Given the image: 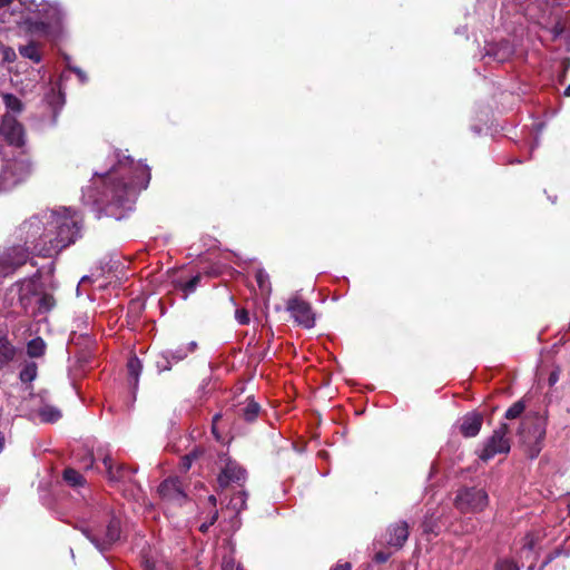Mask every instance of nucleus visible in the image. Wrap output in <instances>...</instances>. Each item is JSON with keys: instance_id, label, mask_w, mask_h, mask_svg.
Instances as JSON below:
<instances>
[{"instance_id": "a19ab883", "label": "nucleus", "mask_w": 570, "mask_h": 570, "mask_svg": "<svg viewBox=\"0 0 570 570\" xmlns=\"http://www.w3.org/2000/svg\"><path fill=\"white\" fill-rule=\"evenodd\" d=\"M255 279H256L259 288L263 289L265 287V284L268 281V275L263 269H259L255 274Z\"/></svg>"}, {"instance_id": "9b49d317", "label": "nucleus", "mask_w": 570, "mask_h": 570, "mask_svg": "<svg viewBox=\"0 0 570 570\" xmlns=\"http://www.w3.org/2000/svg\"><path fill=\"white\" fill-rule=\"evenodd\" d=\"M86 538L99 550L100 552L107 551L111 544L120 539V521L116 518L111 519L102 540L91 534L88 530L82 531Z\"/></svg>"}, {"instance_id": "72a5a7b5", "label": "nucleus", "mask_w": 570, "mask_h": 570, "mask_svg": "<svg viewBox=\"0 0 570 570\" xmlns=\"http://www.w3.org/2000/svg\"><path fill=\"white\" fill-rule=\"evenodd\" d=\"M220 420H222V414L220 413H216L213 416V420H212V434L214 435L215 440L218 441V442L223 441V435L219 432L218 426H217V424H218V422Z\"/></svg>"}, {"instance_id": "9d476101", "label": "nucleus", "mask_w": 570, "mask_h": 570, "mask_svg": "<svg viewBox=\"0 0 570 570\" xmlns=\"http://www.w3.org/2000/svg\"><path fill=\"white\" fill-rule=\"evenodd\" d=\"M35 13L45 22H48L51 30H58L61 27L65 16L59 4L50 1L39 2Z\"/></svg>"}, {"instance_id": "0eeeda50", "label": "nucleus", "mask_w": 570, "mask_h": 570, "mask_svg": "<svg viewBox=\"0 0 570 570\" xmlns=\"http://www.w3.org/2000/svg\"><path fill=\"white\" fill-rule=\"evenodd\" d=\"M510 429L507 423H501L492 435L484 443L483 449L479 453L480 460L487 462L497 454H507L510 451V440L507 438Z\"/></svg>"}, {"instance_id": "c756f323", "label": "nucleus", "mask_w": 570, "mask_h": 570, "mask_svg": "<svg viewBox=\"0 0 570 570\" xmlns=\"http://www.w3.org/2000/svg\"><path fill=\"white\" fill-rule=\"evenodd\" d=\"M525 410V402L523 400H519L514 402L504 414L505 420H514L521 417Z\"/></svg>"}, {"instance_id": "dca6fc26", "label": "nucleus", "mask_w": 570, "mask_h": 570, "mask_svg": "<svg viewBox=\"0 0 570 570\" xmlns=\"http://www.w3.org/2000/svg\"><path fill=\"white\" fill-rule=\"evenodd\" d=\"M104 465L106 468L108 478L111 482L131 481L134 472L128 466H125L122 464L114 468L111 463V458L109 455H106L104 458Z\"/></svg>"}, {"instance_id": "13d9d810", "label": "nucleus", "mask_w": 570, "mask_h": 570, "mask_svg": "<svg viewBox=\"0 0 570 570\" xmlns=\"http://www.w3.org/2000/svg\"><path fill=\"white\" fill-rule=\"evenodd\" d=\"M55 98H56L57 100H61V99H62V97H61V95H60V94H59L58 96H56Z\"/></svg>"}, {"instance_id": "4d7b16f0", "label": "nucleus", "mask_w": 570, "mask_h": 570, "mask_svg": "<svg viewBox=\"0 0 570 570\" xmlns=\"http://www.w3.org/2000/svg\"><path fill=\"white\" fill-rule=\"evenodd\" d=\"M462 497H463V494H462V493H459V494L456 495V498H455V499H456V500H460V499H462Z\"/></svg>"}, {"instance_id": "473e14b6", "label": "nucleus", "mask_w": 570, "mask_h": 570, "mask_svg": "<svg viewBox=\"0 0 570 570\" xmlns=\"http://www.w3.org/2000/svg\"><path fill=\"white\" fill-rule=\"evenodd\" d=\"M155 363L159 372L169 371L171 368L173 361L168 351L166 353L159 354Z\"/></svg>"}, {"instance_id": "c85d7f7f", "label": "nucleus", "mask_w": 570, "mask_h": 570, "mask_svg": "<svg viewBox=\"0 0 570 570\" xmlns=\"http://www.w3.org/2000/svg\"><path fill=\"white\" fill-rule=\"evenodd\" d=\"M56 306L53 295L43 293L38 301V312L40 314L49 313Z\"/></svg>"}, {"instance_id": "ea45409f", "label": "nucleus", "mask_w": 570, "mask_h": 570, "mask_svg": "<svg viewBox=\"0 0 570 570\" xmlns=\"http://www.w3.org/2000/svg\"><path fill=\"white\" fill-rule=\"evenodd\" d=\"M236 568H240L239 564H236L235 560L232 557H225L222 562V570H236Z\"/></svg>"}, {"instance_id": "f03ea898", "label": "nucleus", "mask_w": 570, "mask_h": 570, "mask_svg": "<svg viewBox=\"0 0 570 570\" xmlns=\"http://www.w3.org/2000/svg\"><path fill=\"white\" fill-rule=\"evenodd\" d=\"M50 236L48 247H39V257L48 258L67 248L81 236L82 217L76 210L49 212Z\"/></svg>"}, {"instance_id": "052dcab7", "label": "nucleus", "mask_w": 570, "mask_h": 570, "mask_svg": "<svg viewBox=\"0 0 570 570\" xmlns=\"http://www.w3.org/2000/svg\"><path fill=\"white\" fill-rule=\"evenodd\" d=\"M236 570H245V569L243 567H240V568H236Z\"/></svg>"}, {"instance_id": "a18cd8bd", "label": "nucleus", "mask_w": 570, "mask_h": 570, "mask_svg": "<svg viewBox=\"0 0 570 570\" xmlns=\"http://www.w3.org/2000/svg\"><path fill=\"white\" fill-rule=\"evenodd\" d=\"M203 454H204V450L199 446H196L189 453L185 454V456H189L190 461L194 462L195 460L200 458Z\"/></svg>"}, {"instance_id": "6ab92c4d", "label": "nucleus", "mask_w": 570, "mask_h": 570, "mask_svg": "<svg viewBox=\"0 0 570 570\" xmlns=\"http://www.w3.org/2000/svg\"><path fill=\"white\" fill-rule=\"evenodd\" d=\"M202 274L197 273L190 279L184 281L177 278L173 281L174 288L183 293V298L186 299L191 293H194L202 281Z\"/></svg>"}, {"instance_id": "aec40b11", "label": "nucleus", "mask_w": 570, "mask_h": 570, "mask_svg": "<svg viewBox=\"0 0 570 570\" xmlns=\"http://www.w3.org/2000/svg\"><path fill=\"white\" fill-rule=\"evenodd\" d=\"M261 412V405L252 397H247L246 403L238 410V416L247 423L257 420Z\"/></svg>"}, {"instance_id": "f704fd0d", "label": "nucleus", "mask_w": 570, "mask_h": 570, "mask_svg": "<svg viewBox=\"0 0 570 570\" xmlns=\"http://www.w3.org/2000/svg\"><path fill=\"white\" fill-rule=\"evenodd\" d=\"M464 495L469 497L470 499H479V500L489 498L488 493L483 489H475V488L466 490Z\"/></svg>"}, {"instance_id": "20e7f679", "label": "nucleus", "mask_w": 570, "mask_h": 570, "mask_svg": "<svg viewBox=\"0 0 570 570\" xmlns=\"http://www.w3.org/2000/svg\"><path fill=\"white\" fill-rule=\"evenodd\" d=\"M546 415L539 412L525 414L518 429V435L523 444H527L531 451V458H534L542 450L543 441L547 433Z\"/></svg>"}, {"instance_id": "864d4df0", "label": "nucleus", "mask_w": 570, "mask_h": 570, "mask_svg": "<svg viewBox=\"0 0 570 570\" xmlns=\"http://www.w3.org/2000/svg\"><path fill=\"white\" fill-rule=\"evenodd\" d=\"M557 554H558V552H556L554 554H550L547 558V560L543 562V567L547 566L549 562H551Z\"/></svg>"}, {"instance_id": "09e8293b", "label": "nucleus", "mask_w": 570, "mask_h": 570, "mask_svg": "<svg viewBox=\"0 0 570 570\" xmlns=\"http://www.w3.org/2000/svg\"><path fill=\"white\" fill-rule=\"evenodd\" d=\"M523 548H525L528 550H532L534 548V541H533L532 537L528 535L525 538V542L523 544Z\"/></svg>"}, {"instance_id": "f3484780", "label": "nucleus", "mask_w": 570, "mask_h": 570, "mask_svg": "<svg viewBox=\"0 0 570 570\" xmlns=\"http://www.w3.org/2000/svg\"><path fill=\"white\" fill-rule=\"evenodd\" d=\"M17 347L7 335L0 336V371L4 370L17 356Z\"/></svg>"}, {"instance_id": "5fc2aeb1", "label": "nucleus", "mask_w": 570, "mask_h": 570, "mask_svg": "<svg viewBox=\"0 0 570 570\" xmlns=\"http://www.w3.org/2000/svg\"><path fill=\"white\" fill-rule=\"evenodd\" d=\"M12 0H0V9L9 3H11Z\"/></svg>"}, {"instance_id": "cd10ccee", "label": "nucleus", "mask_w": 570, "mask_h": 570, "mask_svg": "<svg viewBox=\"0 0 570 570\" xmlns=\"http://www.w3.org/2000/svg\"><path fill=\"white\" fill-rule=\"evenodd\" d=\"M38 374V366L35 362L27 363L19 373V379L22 383H31L36 380Z\"/></svg>"}, {"instance_id": "8fccbe9b", "label": "nucleus", "mask_w": 570, "mask_h": 570, "mask_svg": "<svg viewBox=\"0 0 570 570\" xmlns=\"http://www.w3.org/2000/svg\"><path fill=\"white\" fill-rule=\"evenodd\" d=\"M6 444V439L3 433L0 431V453L3 451Z\"/></svg>"}, {"instance_id": "39448f33", "label": "nucleus", "mask_w": 570, "mask_h": 570, "mask_svg": "<svg viewBox=\"0 0 570 570\" xmlns=\"http://www.w3.org/2000/svg\"><path fill=\"white\" fill-rule=\"evenodd\" d=\"M247 480L248 473L246 469L236 460L226 458L217 475V489L220 494H224L227 490H232L239 497H248L249 493L245 487Z\"/></svg>"}, {"instance_id": "a878e982", "label": "nucleus", "mask_w": 570, "mask_h": 570, "mask_svg": "<svg viewBox=\"0 0 570 570\" xmlns=\"http://www.w3.org/2000/svg\"><path fill=\"white\" fill-rule=\"evenodd\" d=\"M19 53L23 58L32 60L35 63H39L41 61V55L36 42L31 41L26 46H20Z\"/></svg>"}, {"instance_id": "ddd939ff", "label": "nucleus", "mask_w": 570, "mask_h": 570, "mask_svg": "<svg viewBox=\"0 0 570 570\" xmlns=\"http://www.w3.org/2000/svg\"><path fill=\"white\" fill-rule=\"evenodd\" d=\"M158 492L161 499H187L188 497L178 478H168L163 481L158 487Z\"/></svg>"}, {"instance_id": "b1692460", "label": "nucleus", "mask_w": 570, "mask_h": 570, "mask_svg": "<svg viewBox=\"0 0 570 570\" xmlns=\"http://www.w3.org/2000/svg\"><path fill=\"white\" fill-rule=\"evenodd\" d=\"M47 344L42 337L37 336L27 343V355L31 358H39L46 354Z\"/></svg>"}, {"instance_id": "79ce46f5", "label": "nucleus", "mask_w": 570, "mask_h": 570, "mask_svg": "<svg viewBox=\"0 0 570 570\" xmlns=\"http://www.w3.org/2000/svg\"><path fill=\"white\" fill-rule=\"evenodd\" d=\"M210 502H212V503H214L215 512H214V514H213V517H212V519H210L209 523H203V524L199 527V530H200L202 532H206V531L208 530V528H209L212 524H214V522L218 519V515H219L218 510H217V505H216V502H217V501H210Z\"/></svg>"}, {"instance_id": "412c9836", "label": "nucleus", "mask_w": 570, "mask_h": 570, "mask_svg": "<svg viewBox=\"0 0 570 570\" xmlns=\"http://www.w3.org/2000/svg\"><path fill=\"white\" fill-rule=\"evenodd\" d=\"M62 480L68 487L73 489L83 488L87 483L83 475L71 466L65 468L62 471Z\"/></svg>"}, {"instance_id": "c03bdc74", "label": "nucleus", "mask_w": 570, "mask_h": 570, "mask_svg": "<svg viewBox=\"0 0 570 570\" xmlns=\"http://www.w3.org/2000/svg\"><path fill=\"white\" fill-rule=\"evenodd\" d=\"M20 4L29 12L35 13V9L39 4L36 0H19Z\"/></svg>"}, {"instance_id": "49530a36", "label": "nucleus", "mask_w": 570, "mask_h": 570, "mask_svg": "<svg viewBox=\"0 0 570 570\" xmlns=\"http://www.w3.org/2000/svg\"><path fill=\"white\" fill-rule=\"evenodd\" d=\"M559 380V371H552L549 375V385H554Z\"/></svg>"}, {"instance_id": "58836bf2", "label": "nucleus", "mask_w": 570, "mask_h": 570, "mask_svg": "<svg viewBox=\"0 0 570 570\" xmlns=\"http://www.w3.org/2000/svg\"><path fill=\"white\" fill-rule=\"evenodd\" d=\"M495 570H519V568L511 560H501L497 563Z\"/></svg>"}, {"instance_id": "5701e85b", "label": "nucleus", "mask_w": 570, "mask_h": 570, "mask_svg": "<svg viewBox=\"0 0 570 570\" xmlns=\"http://www.w3.org/2000/svg\"><path fill=\"white\" fill-rule=\"evenodd\" d=\"M513 50L508 41H502L499 45L491 46L488 55L492 56L497 61L503 62L509 59Z\"/></svg>"}, {"instance_id": "de8ad7c7", "label": "nucleus", "mask_w": 570, "mask_h": 570, "mask_svg": "<svg viewBox=\"0 0 570 570\" xmlns=\"http://www.w3.org/2000/svg\"><path fill=\"white\" fill-rule=\"evenodd\" d=\"M331 570H352V566L350 562H344V563H337L334 568H332Z\"/></svg>"}, {"instance_id": "2f4dec72", "label": "nucleus", "mask_w": 570, "mask_h": 570, "mask_svg": "<svg viewBox=\"0 0 570 570\" xmlns=\"http://www.w3.org/2000/svg\"><path fill=\"white\" fill-rule=\"evenodd\" d=\"M244 504L245 501H229V504L226 507V509H224L223 507L220 508L223 518L232 519L236 517Z\"/></svg>"}, {"instance_id": "603ef678", "label": "nucleus", "mask_w": 570, "mask_h": 570, "mask_svg": "<svg viewBox=\"0 0 570 570\" xmlns=\"http://www.w3.org/2000/svg\"><path fill=\"white\" fill-rule=\"evenodd\" d=\"M87 460L89 463L86 465V469H90L94 464V456L90 454L88 455Z\"/></svg>"}, {"instance_id": "7c9ffc66", "label": "nucleus", "mask_w": 570, "mask_h": 570, "mask_svg": "<svg viewBox=\"0 0 570 570\" xmlns=\"http://www.w3.org/2000/svg\"><path fill=\"white\" fill-rule=\"evenodd\" d=\"M2 98H3L4 105L8 109H10L13 112L22 111L23 105L17 96H14L12 94H4L2 96Z\"/></svg>"}, {"instance_id": "c9c22d12", "label": "nucleus", "mask_w": 570, "mask_h": 570, "mask_svg": "<svg viewBox=\"0 0 570 570\" xmlns=\"http://www.w3.org/2000/svg\"><path fill=\"white\" fill-rule=\"evenodd\" d=\"M235 317L242 325H247L249 323V313L246 308H239L235 312Z\"/></svg>"}, {"instance_id": "f8f14e48", "label": "nucleus", "mask_w": 570, "mask_h": 570, "mask_svg": "<svg viewBox=\"0 0 570 570\" xmlns=\"http://www.w3.org/2000/svg\"><path fill=\"white\" fill-rule=\"evenodd\" d=\"M0 132L9 145L16 147L24 145V129L16 118L6 116L2 120Z\"/></svg>"}, {"instance_id": "7ed1b4c3", "label": "nucleus", "mask_w": 570, "mask_h": 570, "mask_svg": "<svg viewBox=\"0 0 570 570\" xmlns=\"http://www.w3.org/2000/svg\"><path fill=\"white\" fill-rule=\"evenodd\" d=\"M49 212L33 215L24 219L16 228V237L23 245L33 250L35 256H39V247H48L49 243Z\"/></svg>"}, {"instance_id": "e433bc0d", "label": "nucleus", "mask_w": 570, "mask_h": 570, "mask_svg": "<svg viewBox=\"0 0 570 570\" xmlns=\"http://www.w3.org/2000/svg\"><path fill=\"white\" fill-rule=\"evenodd\" d=\"M168 353L171 357V361L175 363L183 361L188 355V352L185 351V348H177L176 351H168Z\"/></svg>"}, {"instance_id": "2eb2a0df", "label": "nucleus", "mask_w": 570, "mask_h": 570, "mask_svg": "<svg viewBox=\"0 0 570 570\" xmlns=\"http://www.w3.org/2000/svg\"><path fill=\"white\" fill-rule=\"evenodd\" d=\"M482 423L483 415L481 413H469L462 420L460 432L465 438L476 436L481 430Z\"/></svg>"}, {"instance_id": "37998d69", "label": "nucleus", "mask_w": 570, "mask_h": 570, "mask_svg": "<svg viewBox=\"0 0 570 570\" xmlns=\"http://www.w3.org/2000/svg\"><path fill=\"white\" fill-rule=\"evenodd\" d=\"M193 462L190 461L189 456H181L179 461V471L181 473H187L189 469L191 468Z\"/></svg>"}, {"instance_id": "4be33fe9", "label": "nucleus", "mask_w": 570, "mask_h": 570, "mask_svg": "<svg viewBox=\"0 0 570 570\" xmlns=\"http://www.w3.org/2000/svg\"><path fill=\"white\" fill-rule=\"evenodd\" d=\"M23 28L26 31L30 33L36 35H48L51 32V28H49L48 22H45L42 19H40L38 16L36 19L33 18H26L22 22Z\"/></svg>"}, {"instance_id": "4468645a", "label": "nucleus", "mask_w": 570, "mask_h": 570, "mask_svg": "<svg viewBox=\"0 0 570 570\" xmlns=\"http://www.w3.org/2000/svg\"><path fill=\"white\" fill-rule=\"evenodd\" d=\"M19 287L18 299L23 311L27 312L31 304L32 297L38 295L37 283L33 278L17 282Z\"/></svg>"}, {"instance_id": "3c124183", "label": "nucleus", "mask_w": 570, "mask_h": 570, "mask_svg": "<svg viewBox=\"0 0 570 570\" xmlns=\"http://www.w3.org/2000/svg\"><path fill=\"white\" fill-rule=\"evenodd\" d=\"M197 344L195 342H190L188 347L185 348V351H187L188 353H191L195 351Z\"/></svg>"}, {"instance_id": "a211bd4d", "label": "nucleus", "mask_w": 570, "mask_h": 570, "mask_svg": "<svg viewBox=\"0 0 570 570\" xmlns=\"http://www.w3.org/2000/svg\"><path fill=\"white\" fill-rule=\"evenodd\" d=\"M142 371V363L137 355H131L127 362V381L129 386L136 391L139 383V376Z\"/></svg>"}, {"instance_id": "1a4fd4ad", "label": "nucleus", "mask_w": 570, "mask_h": 570, "mask_svg": "<svg viewBox=\"0 0 570 570\" xmlns=\"http://www.w3.org/2000/svg\"><path fill=\"white\" fill-rule=\"evenodd\" d=\"M286 311L291 314L297 326L306 330H311L315 326L316 315L313 307L301 296L295 295L289 297L286 303Z\"/></svg>"}, {"instance_id": "393cba45", "label": "nucleus", "mask_w": 570, "mask_h": 570, "mask_svg": "<svg viewBox=\"0 0 570 570\" xmlns=\"http://www.w3.org/2000/svg\"><path fill=\"white\" fill-rule=\"evenodd\" d=\"M372 550H373V561L376 563H385L389 561V559L392 557L393 552H395L393 549H389L386 544H380L377 547L374 546V541L372 542Z\"/></svg>"}, {"instance_id": "6e6d98bb", "label": "nucleus", "mask_w": 570, "mask_h": 570, "mask_svg": "<svg viewBox=\"0 0 570 570\" xmlns=\"http://www.w3.org/2000/svg\"><path fill=\"white\" fill-rule=\"evenodd\" d=\"M564 95L568 97L570 96V85L566 88Z\"/></svg>"}, {"instance_id": "f257e3e1", "label": "nucleus", "mask_w": 570, "mask_h": 570, "mask_svg": "<svg viewBox=\"0 0 570 570\" xmlns=\"http://www.w3.org/2000/svg\"><path fill=\"white\" fill-rule=\"evenodd\" d=\"M106 176L100 212L117 220L122 219L132 209L138 190L147 187L149 169L125 157Z\"/></svg>"}, {"instance_id": "bb28decb", "label": "nucleus", "mask_w": 570, "mask_h": 570, "mask_svg": "<svg viewBox=\"0 0 570 570\" xmlns=\"http://www.w3.org/2000/svg\"><path fill=\"white\" fill-rule=\"evenodd\" d=\"M39 417L45 423H55L61 417V412L50 405H45L39 410Z\"/></svg>"}, {"instance_id": "423d86ee", "label": "nucleus", "mask_w": 570, "mask_h": 570, "mask_svg": "<svg viewBox=\"0 0 570 570\" xmlns=\"http://www.w3.org/2000/svg\"><path fill=\"white\" fill-rule=\"evenodd\" d=\"M33 250L23 244H14L6 247L0 253V276L12 275L17 269L26 265L33 256Z\"/></svg>"}, {"instance_id": "bf43d9fd", "label": "nucleus", "mask_w": 570, "mask_h": 570, "mask_svg": "<svg viewBox=\"0 0 570 570\" xmlns=\"http://www.w3.org/2000/svg\"><path fill=\"white\" fill-rule=\"evenodd\" d=\"M207 499L214 500L216 498L214 495H209Z\"/></svg>"}, {"instance_id": "6e6552de", "label": "nucleus", "mask_w": 570, "mask_h": 570, "mask_svg": "<svg viewBox=\"0 0 570 570\" xmlns=\"http://www.w3.org/2000/svg\"><path fill=\"white\" fill-rule=\"evenodd\" d=\"M410 535V529L406 521H396L387 525L385 531L374 539V546L386 544L394 551L401 550Z\"/></svg>"}, {"instance_id": "4c0bfd02", "label": "nucleus", "mask_w": 570, "mask_h": 570, "mask_svg": "<svg viewBox=\"0 0 570 570\" xmlns=\"http://www.w3.org/2000/svg\"><path fill=\"white\" fill-rule=\"evenodd\" d=\"M2 59L6 62H13L17 59V53L11 47H3L2 49Z\"/></svg>"}]
</instances>
